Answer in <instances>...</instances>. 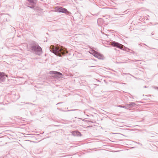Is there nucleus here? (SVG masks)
<instances>
[{"label": "nucleus", "instance_id": "f257e3e1", "mask_svg": "<svg viewBox=\"0 0 158 158\" xmlns=\"http://www.w3.org/2000/svg\"><path fill=\"white\" fill-rule=\"evenodd\" d=\"M50 50L56 55L59 56H64L65 54L67 53L68 52L66 49L62 46L59 47L51 45L50 47Z\"/></svg>", "mask_w": 158, "mask_h": 158}, {"label": "nucleus", "instance_id": "2eb2a0df", "mask_svg": "<svg viewBox=\"0 0 158 158\" xmlns=\"http://www.w3.org/2000/svg\"><path fill=\"white\" fill-rule=\"evenodd\" d=\"M68 110V111H73V110Z\"/></svg>", "mask_w": 158, "mask_h": 158}, {"label": "nucleus", "instance_id": "6e6552de", "mask_svg": "<svg viewBox=\"0 0 158 158\" xmlns=\"http://www.w3.org/2000/svg\"><path fill=\"white\" fill-rule=\"evenodd\" d=\"M72 134L74 136H80L81 135V133L80 132H79L78 131H73L72 132Z\"/></svg>", "mask_w": 158, "mask_h": 158}, {"label": "nucleus", "instance_id": "f03ea898", "mask_svg": "<svg viewBox=\"0 0 158 158\" xmlns=\"http://www.w3.org/2000/svg\"><path fill=\"white\" fill-rule=\"evenodd\" d=\"M30 48L29 49L30 51L35 52L36 54L39 55L42 54L41 48L36 42H34L31 44H30Z\"/></svg>", "mask_w": 158, "mask_h": 158}, {"label": "nucleus", "instance_id": "f8f14e48", "mask_svg": "<svg viewBox=\"0 0 158 158\" xmlns=\"http://www.w3.org/2000/svg\"><path fill=\"white\" fill-rule=\"evenodd\" d=\"M118 106L119 107H120V108H125V109H128V108L127 107H126V106H122L119 105Z\"/></svg>", "mask_w": 158, "mask_h": 158}, {"label": "nucleus", "instance_id": "a211bd4d", "mask_svg": "<svg viewBox=\"0 0 158 158\" xmlns=\"http://www.w3.org/2000/svg\"><path fill=\"white\" fill-rule=\"evenodd\" d=\"M31 8H32L33 7H30Z\"/></svg>", "mask_w": 158, "mask_h": 158}, {"label": "nucleus", "instance_id": "423d86ee", "mask_svg": "<svg viewBox=\"0 0 158 158\" xmlns=\"http://www.w3.org/2000/svg\"><path fill=\"white\" fill-rule=\"evenodd\" d=\"M55 10L56 12H62L64 13H66L68 12L66 9L63 8L61 7H59L58 8H56Z\"/></svg>", "mask_w": 158, "mask_h": 158}, {"label": "nucleus", "instance_id": "1a4fd4ad", "mask_svg": "<svg viewBox=\"0 0 158 158\" xmlns=\"http://www.w3.org/2000/svg\"><path fill=\"white\" fill-rule=\"evenodd\" d=\"M104 22L103 19L102 18H99L98 19L97 23L99 26H101L103 24Z\"/></svg>", "mask_w": 158, "mask_h": 158}, {"label": "nucleus", "instance_id": "20e7f679", "mask_svg": "<svg viewBox=\"0 0 158 158\" xmlns=\"http://www.w3.org/2000/svg\"><path fill=\"white\" fill-rule=\"evenodd\" d=\"M110 45L116 47L121 49H122L123 47L122 44L115 41H112L110 43Z\"/></svg>", "mask_w": 158, "mask_h": 158}, {"label": "nucleus", "instance_id": "6ab92c4d", "mask_svg": "<svg viewBox=\"0 0 158 158\" xmlns=\"http://www.w3.org/2000/svg\"><path fill=\"white\" fill-rule=\"evenodd\" d=\"M144 45H145L146 46H147L145 44H144Z\"/></svg>", "mask_w": 158, "mask_h": 158}, {"label": "nucleus", "instance_id": "39448f33", "mask_svg": "<svg viewBox=\"0 0 158 158\" xmlns=\"http://www.w3.org/2000/svg\"><path fill=\"white\" fill-rule=\"evenodd\" d=\"M90 53L92 54L94 56L99 59H101L102 57V55L99 53L94 50L90 51Z\"/></svg>", "mask_w": 158, "mask_h": 158}, {"label": "nucleus", "instance_id": "7ed1b4c3", "mask_svg": "<svg viewBox=\"0 0 158 158\" xmlns=\"http://www.w3.org/2000/svg\"><path fill=\"white\" fill-rule=\"evenodd\" d=\"M50 74H51L52 77L55 78H60L63 77L61 76H62V74L58 72L52 71L49 72Z\"/></svg>", "mask_w": 158, "mask_h": 158}, {"label": "nucleus", "instance_id": "9d476101", "mask_svg": "<svg viewBox=\"0 0 158 158\" xmlns=\"http://www.w3.org/2000/svg\"><path fill=\"white\" fill-rule=\"evenodd\" d=\"M28 1L32 4L33 7L35 5L36 0H28Z\"/></svg>", "mask_w": 158, "mask_h": 158}, {"label": "nucleus", "instance_id": "4468645a", "mask_svg": "<svg viewBox=\"0 0 158 158\" xmlns=\"http://www.w3.org/2000/svg\"><path fill=\"white\" fill-rule=\"evenodd\" d=\"M154 88L155 89H157L158 90V87L156 86H154Z\"/></svg>", "mask_w": 158, "mask_h": 158}, {"label": "nucleus", "instance_id": "aec40b11", "mask_svg": "<svg viewBox=\"0 0 158 158\" xmlns=\"http://www.w3.org/2000/svg\"><path fill=\"white\" fill-rule=\"evenodd\" d=\"M138 143L139 144H140L139 143Z\"/></svg>", "mask_w": 158, "mask_h": 158}, {"label": "nucleus", "instance_id": "0eeeda50", "mask_svg": "<svg viewBox=\"0 0 158 158\" xmlns=\"http://www.w3.org/2000/svg\"><path fill=\"white\" fill-rule=\"evenodd\" d=\"M6 77L5 73H0V81L3 82L5 81Z\"/></svg>", "mask_w": 158, "mask_h": 158}, {"label": "nucleus", "instance_id": "ddd939ff", "mask_svg": "<svg viewBox=\"0 0 158 158\" xmlns=\"http://www.w3.org/2000/svg\"><path fill=\"white\" fill-rule=\"evenodd\" d=\"M126 107H127L128 108L131 107L130 103H129V104L127 103V104H126Z\"/></svg>", "mask_w": 158, "mask_h": 158}, {"label": "nucleus", "instance_id": "dca6fc26", "mask_svg": "<svg viewBox=\"0 0 158 158\" xmlns=\"http://www.w3.org/2000/svg\"><path fill=\"white\" fill-rule=\"evenodd\" d=\"M139 61V60H136L135 61Z\"/></svg>", "mask_w": 158, "mask_h": 158}, {"label": "nucleus", "instance_id": "f3484780", "mask_svg": "<svg viewBox=\"0 0 158 158\" xmlns=\"http://www.w3.org/2000/svg\"><path fill=\"white\" fill-rule=\"evenodd\" d=\"M61 103V102H60V103H58L57 104H59Z\"/></svg>", "mask_w": 158, "mask_h": 158}, {"label": "nucleus", "instance_id": "9b49d317", "mask_svg": "<svg viewBox=\"0 0 158 158\" xmlns=\"http://www.w3.org/2000/svg\"><path fill=\"white\" fill-rule=\"evenodd\" d=\"M130 103L131 106V107L135 106L136 105V104L135 102H131Z\"/></svg>", "mask_w": 158, "mask_h": 158}]
</instances>
